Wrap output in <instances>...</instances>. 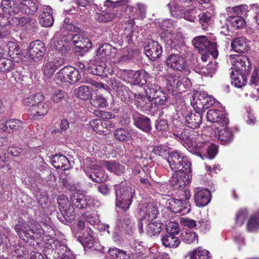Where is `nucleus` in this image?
I'll return each instance as SVG.
<instances>
[{
	"label": "nucleus",
	"instance_id": "4be33fe9",
	"mask_svg": "<svg viewBox=\"0 0 259 259\" xmlns=\"http://www.w3.org/2000/svg\"><path fill=\"white\" fill-rule=\"evenodd\" d=\"M143 219L152 222L156 219L159 213L156 204L153 202L145 203L142 209Z\"/></svg>",
	"mask_w": 259,
	"mask_h": 259
},
{
	"label": "nucleus",
	"instance_id": "49530a36",
	"mask_svg": "<svg viewBox=\"0 0 259 259\" xmlns=\"http://www.w3.org/2000/svg\"><path fill=\"white\" fill-rule=\"evenodd\" d=\"M15 64L9 59L6 58H0V72L6 73L14 69Z\"/></svg>",
	"mask_w": 259,
	"mask_h": 259
},
{
	"label": "nucleus",
	"instance_id": "f704fd0d",
	"mask_svg": "<svg viewBox=\"0 0 259 259\" xmlns=\"http://www.w3.org/2000/svg\"><path fill=\"white\" fill-rule=\"evenodd\" d=\"M206 92L205 91H200L198 94H196L191 102V105L195 111L202 112L205 110V104L204 101H205Z\"/></svg>",
	"mask_w": 259,
	"mask_h": 259
},
{
	"label": "nucleus",
	"instance_id": "0eeeda50",
	"mask_svg": "<svg viewBox=\"0 0 259 259\" xmlns=\"http://www.w3.org/2000/svg\"><path fill=\"white\" fill-rule=\"evenodd\" d=\"M192 42L199 53H210L213 58H216L218 56L217 44L210 42L206 36L201 35L196 37L193 39Z\"/></svg>",
	"mask_w": 259,
	"mask_h": 259
},
{
	"label": "nucleus",
	"instance_id": "f257e3e1",
	"mask_svg": "<svg viewBox=\"0 0 259 259\" xmlns=\"http://www.w3.org/2000/svg\"><path fill=\"white\" fill-rule=\"evenodd\" d=\"M167 161L171 169L175 171L170 179V185L178 189L189 184L191 163L188 158L178 151H174L169 154Z\"/></svg>",
	"mask_w": 259,
	"mask_h": 259
},
{
	"label": "nucleus",
	"instance_id": "e433bc0d",
	"mask_svg": "<svg viewBox=\"0 0 259 259\" xmlns=\"http://www.w3.org/2000/svg\"><path fill=\"white\" fill-rule=\"evenodd\" d=\"M175 235L166 234L161 236L163 245L167 247L177 248L179 246L181 241Z\"/></svg>",
	"mask_w": 259,
	"mask_h": 259
},
{
	"label": "nucleus",
	"instance_id": "37998d69",
	"mask_svg": "<svg viewBox=\"0 0 259 259\" xmlns=\"http://www.w3.org/2000/svg\"><path fill=\"white\" fill-rule=\"evenodd\" d=\"M87 195L76 193L72 197V202L77 208L83 209L87 207Z\"/></svg>",
	"mask_w": 259,
	"mask_h": 259
},
{
	"label": "nucleus",
	"instance_id": "aec40b11",
	"mask_svg": "<svg viewBox=\"0 0 259 259\" xmlns=\"http://www.w3.org/2000/svg\"><path fill=\"white\" fill-rule=\"evenodd\" d=\"M211 200L210 192L205 189L196 188L195 190L194 201L198 207L206 205Z\"/></svg>",
	"mask_w": 259,
	"mask_h": 259
},
{
	"label": "nucleus",
	"instance_id": "6e6d98bb",
	"mask_svg": "<svg viewBox=\"0 0 259 259\" xmlns=\"http://www.w3.org/2000/svg\"><path fill=\"white\" fill-rule=\"evenodd\" d=\"M71 71H69V66H66L56 74V77L58 80L62 82H68L69 79V73Z\"/></svg>",
	"mask_w": 259,
	"mask_h": 259
},
{
	"label": "nucleus",
	"instance_id": "7ed1b4c3",
	"mask_svg": "<svg viewBox=\"0 0 259 259\" xmlns=\"http://www.w3.org/2000/svg\"><path fill=\"white\" fill-rule=\"evenodd\" d=\"M229 61L236 68L231 73L232 83L236 88H242L246 84V75L251 69L250 60L245 56L231 55Z\"/></svg>",
	"mask_w": 259,
	"mask_h": 259
},
{
	"label": "nucleus",
	"instance_id": "a19ab883",
	"mask_svg": "<svg viewBox=\"0 0 259 259\" xmlns=\"http://www.w3.org/2000/svg\"><path fill=\"white\" fill-rule=\"evenodd\" d=\"M92 88L85 85H80L74 90L76 97L81 100H88L92 95Z\"/></svg>",
	"mask_w": 259,
	"mask_h": 259
},
{
	"label": "nucleus",
	"instance_id": "473e14b6",
	"mask_svg": "<svg viewBox=\"0 0 259 259\" xmlns=\"http://www.w3.org/2000/svg\"><path fill=\"white\" fill-rule=\"evenodd\" d=\"M232 48L239 53H243L249 50L248 41L243 37L235 38L231 43Z\"/></svg>",
	"mask_w": 259,
	"mask_h": 259
},
{
	"label": "nucleus",
	"instance_id": "20e7f679",
	"mask_svg": "<svg viewBox=\"0 0 259 259\" xmlns=\"http://www.w3.org/2000/svg\"><path fill=\"white\" fill-rule=\"evenodd\" d=\"M129 0H106L104 6L112 9V12L107 10L96 13L94 16L96 21L100 23H105L111 20L116 17L122 15V13L128 12L131 13L134 10L133 7L128 5Z\"/></svg>",
	"mask_w": 259,
	"mask_h": 259
},
{
	"label": "nucleus",
	"instance_id": "13d9d810",
	"mask_svg": "<svg viewBox=\"0 0 259 259\" xmlns=\"http://www.w3.org/2000/svg\"><path fill=\"white\" fill-rule=\"evenodd\" d=\"M248 217V211L246 208L241 209L238 211L236 216V224L242 226Z\"/></svg>",
	"mask_w": 259,
	"mask_h": 259
},
{
	"label": "nucleus",
	"instance_id": "f8f14e48",
	"mask_svg": "<svg viewBox=\"0 0 259 259\" xmlns=\"http://www.w3.org/2000/svg\"><path fill=\"white\" fill-rule=\"evenodd\" d=\"M166 65L174 69L184 71L186 74L189 73L188 66L185 60L179 55L171 54L166 60Z\"/></svg>",
	"mask_w": 259,
	"mask_h": 259
},
{
	"label": "nucleus",
	"instance_id": "bf43d9fd",
	"mask_svg": "<svg viewBox=\"0 0 259 259\" xmlns=\"http://www.w3.org/2000/svg\"><path fill=\"white\" fill-rule=\"evenodd\" d=\"M166 231L168 234L177 235L179 233L180 227L176 222H169L165 227Z\"/></svg>",
	"mask_w": 259,
	"mask_h": 259
},
{
	"label": "nucleus",
	"instance_id": "39448f33",
	"mask_svg": "<svg viewBox=\"0 0 259 259\" xmlns=\"http://www.w3.org/2000/svg\"><path fill=\"white\" fill-rule=\"evenodd\" d=\"M116 206L124 211L128 209L135 193L134 186L128 183L126 185L115 186Z\"/></svg>",
	"mask_w": 259,
	"mask_h": 259
},
{
	"label": "nucleus",
	"instance_id": "2f4dec72",
	"mask_svg": "<svg viewBox=\"0 0 259 259\" xmlns=\"http://www.w3.org/2000/svg\"><path fill=\"white\" fill-rule=\"evenodd\" d=\"M62 61L59 58H55L47 62L44 67V73L47 77L52 76L55 71L60 67Z\"/></svg>",
	"mask_w": 259,
	"mask_h": 259
},
{
	"label": "nucleus",
	"instance_id": "4468645a",
	"mask_svg": "<svg viewBox=\"0 0 259 259\" xmlns=\"http://www.w3.org/2000/svg\"><path fill=\"white\" fill-rule=\"evenodd\" d=\"M52 242L51 248L57 253V259H74L70 250L64 242L58 239L52 240Z\"/></svg>",
	"mask_w": 259,
	"mask_h": 259
},
{
	"label": "nucleus",
	"instance_id": "8fccbe9b",
	"mask_svg": "<svg viewBox=\"0 0 259 259\" xmlns=\"http://www.w3.org/2000/svg\"><path fill=\"white\" fill-rule=\"evenodd\" d=\"M134 12H132L131 13H132ZM126 15H128L129 18H131L132 17L133 18L128 21L129 24H131V27L129 28H126L124 31V35L125 36V39L126 41L128 43H130L131 41L132 40V38L134 36V31H133V27H132L133 26V24H134V19L135 18L134 15H132V14L130 13H126Z\"/></svg>",
	"mask_w": 259,
	"mask_h": 259
},
{
	"label": "nucleus",
	"instance_id": "5fc2aeb1",
	"mask_svg": "<svg viewBox=\"0 0 259 259\" xmlns=\"http://www.w3.org/2000/svg\"><path fill=\"white\" fill-rule=\"evenodd\" d=\"M199 22L203 30H206L208 26L211 23V19L210 14L201 13L198 15Z\"/></svg>",
	"mask_w": 259,
	"mask_h": 259
},
{
	"label": "nucleus",
	"instance_id": "a211bd4d",
	"mask_svg": "<svg viewBox=\"0 0 259 259\" xmlns=\"http://www.w3.org/2000/svg\"><path fill=\"white\" fill-rule=\"evenodd\" d=\"M117 53V49L108 44L101 46L96 51V60L104 61L107 58H113Z\"/></svg>",
	"mask_w": 259,
	"mask_h": 259
},
{
	"label": "nucleus",
	"instance_id": "680f3d73",
	"mask_svg": "<svg viewBox=\"0 0 259 259\" xmlns=\"http://www.w3.org/2000/svg\"><path fill=\"white\" fill-rule=\"evenodd\" d=\"M66 95V94L64 91L56 89L54 91L51 99L54 103H60L64 99Z\"/></svg>",
	"mask_w": 259,
	"mask_h": 259
},
{
	"label": "nucleus",
	"instance_id": "c03bdc74",
	"mask_svg": "<svg viewBox=\"0 0 259 259\" xmlns=\"http://www.w3.org/2000/svg\"><path fill=\"white\" fill-rule=\"evenodd\" d=\"M215 64L212 63L208 64L206 66H201L199 64L195 67V71L197 73L202 76H212V74L215 71Z\"/></svg>",
	"mask_w": 259,
	"mask_h": 259
},
{
	"label": "nucleus",
	"instance_id": "c9c22d12",
	"mask_svg": "<svg viewBox=\"0 0 259 259\" xmlns=\"http://www.w3.org/2000/svg\"><path fill=\"white\" fill-rule=\"evenodd\" d=\"M227 24L226 25L227 32L230 31L229 26L234 29L242 27L245 23V20L242 16L229 15L226 19Z\"/></svg>",
	"mask_w": 259,
	"mask_h": 259
},
{
	"label": "nucleus",
	"instance_id": "e2e57ef3",
	"mask_svg": "<svg viewBox=\"0 0 259 259\" xmlns=\"http://www.w3.org/2000/svg\"><path fill=\"white\" fill-rule=\"evenodd\" d=\"M165 78L170 86L174 88H178L182 84V81L179 77L172 75L168 74L165 75Z\"/></svg>",
	"mask_w": 259,
	"mask_h": 259
},
{
	"label": "nucleus",
	"instance_id": "dca6fc26",
	"mask_svg": "<svg viewBox=\"0 0 259 259\" xmlns=\"http://www.w3.org/2000/svg\"><path fill=\"white\" fill-rule=\"evenodd\" d=\"M151 96L148 94H146V95L135 94L134 95L135 104L137 108L144 111H151L156 106L153 104L152 100H153L151 99Z\"/></svg>",
	"mask_w": 259,
	"mask_h": 259
},
{
	"label": "nucleus",
	"instance_id": "cd10ccee",
	"mask_svg": "<svg viewBox=\"0 0 259 259\" xmlns=\"http://www.w3.org/2000/svg\"><path fill=\"white\" fill-rule=\"evenodd\" d=\"M52 10L49 6H45L43 11L39 16L40 24L44 27L52 26L54 23Z\"/></svg>",
	"mask_w": 259,
	"mask_h": 259
},
{
	"label": "nucleus",
	"instance_id": "4c0bfd02",
	"mask_svg": "<svg viewBox=\"0 0 259 259\" xmlns=\"http://www.w3.org/2000/svg\"><path fill=\"white\" fill-rule=\"evenodd\" d=\"M133 223L128 214H125L117 220V227L118 230L124 231L128 233L132 229Z\"/></svg>",
	"mask_w": 259,
	"mask_h": 259
},
{
	"label": "nucleus",
	"instance_id": "c756f323",
	"mask_svg": "<svg viewBox=\"0 0 259 259\" xmlns=\"http://www.w3.org/2000/svg\"><path fill=\"white\" fill-rule=\"evenodd\" d=\"M0 11L6 16L12 17L18 12L15 4L11 0H2L0 5Z\"/></svg>",
	"mask_w": 259,
	"mask_h": 259
},
{
	"label": "nucleus",
	"instance_id": "f03ea898",
	"mask_svg": "<svg viewBox=\"0 0 259 259\" xmlns=\"http://www.w3.org/2000/svg\"><path fill=\"white\" fill-rule=\"evenodd\" d=\"M14 229L19 237L26 241L29 239H38L42 235L49 236L51 231H52L50 226L48 227L44 223L41 225L34 220L19 221L15 226Z\"/></svg>",
	"mask_w": 259,
	"mask_h": 259
},
{
	"label": "nucleus",
	"instance_id": "2eb2a0df",
	"mask_svg": "<svg viewBox=\"0 0 259 259\" xmlns=\"http://www.w3.org/2000/svg\"><path fill=\"white\" fill-rule=\"evenodd\" d=\"M145 55L151 61L159 59L162 53V48L159 44L153 40H149L144 47Z\"/></svg>",
	"mask_w": 259,
	"mask_h": 259
},
{
	"label": "nucleus",
	"instance_id": "393cba45",
	"mask_svg": "<svg viewBox=\"0 0 259 259\" xmlns=\"http://www.w3.org/2000/svg\"><path fill=\"white\" fill-rule=\"evenodd\" d=\"M195 111V113H189L185 116V123L186 126L192 129L199 127L202 122L201 112Z\"/></svg>",
	"mask_w": 259,
	"mask_h": 259
},
{
	"label": "nucleus",
	"instance_id": "c85d7f7f",
	"mask_svg": "<svg viewBox=\"0 0 259 259\" xmlns=\"http://www.w3.org/2000/svg\"><path fill=\"white\" fill-rule=\"evenodd\" d=\"M69 39L68 34L64 35L60 38H56L54 42L55 49L62 54L66 53L71 48Z\"/></svg>",
	"mask_w": 259,
	"mask_h": 259
},
{
	"label": "nucleus",
	"instance_id": "bb28decb",
	"mask_svg": "<svg viewBox=\"0 0 259 259\" xmlns=\"http://www.w3.org/2000/svg\"><path fill=\"white\" fill-rule=\"evenodd\" d=\"M222 127L221 129L215 131V137L221 141L222 144L230 143L233 140V133L228 128L227 125Z\"/></svg>",
	"mask_w": 259,
	"mask_h": 259
},
{
	"label": "nucleus",
	"instance_id": "3c124183",
	"mask_svg": "<svg viewBox=\"0 0 259 259\" xmlns=\"http://www.w3.org/2000/svg\"><path fill=\"white\" fill-rule=\"evenodd\" d=\"M91 73L98 76L106 75V64L103 62L101 64H94L90 67Z\"/></svg>",
	"mask_w": 259,
	"mask_h": 259
},
{
	"label": "nucleus",
	"instance_id": "9d476101",
	"mask_svg": "<svg viewBox=\"0 0 259 259\" xmlns=\"http://www.w3.org/2000/svg\"><path fill=\"white\" fill-rule=\"evenodd\" d=\"M27 52L29 59L34 62H39L45 53V47L44 42L39 40L31 42L28 47Z\"/></svg>",
	"mask_w": 259,
	"mask_h": 259
},
{
	"label": "nucleus",
	"instance_id": "0e129e2a",
	"mask_svg": "<svg viewBox=\"0 0 259 259\" xmlns=\"http://www.w3.org/2000/svg\"><path fill=\"white\" fill-rule=\"evenodd\" d=\"M69 71H71L69 73V83H74L78 81L80 78V75L79 74V71L76 68L72 66H69Z\"/></svg>",
	"mask_w": 259,
	"mask_h": 259
},
{
	"label": "nucleus",
	"instance_id": "f3484780",
	"mask_svg": "<svg viewBox=\"0 0 259 259\" xmlns=\"http://www.w3.org/2000/svg\"><path fill=\"white\" fill-rule=\"evenodd\" d=\"M206 118L208 121L212 123H215L224 126L228 125L229 120L222 111L216 109H209L206 114Z\"/></svg>",
	"mask_w": 259,
	"mask_h": 259
},
{
	"label": "nucleus",
	"instance_id": "72a5a7b5",
	"mask_svg": "<svg viewBox=\"0 0 259 259\" xmlns=\"http://www.w3.org/2000/svg\"><path fill=\"white\" fill-rule=\"evenodd\" d=\"M22 12L27 15H33L38 10V6L33 0H23L20 4Z\"/></svg>",
	"mask_w": 259,
	"mask_h": 259
},
{
	"label": "nucleus",
	"instance_id": "58836bf2",
	"mask_svg": "<svg viewBox=\"0 0 259 259\" xmlns=\"http://www.w3.org/2000/svg\"><path fill=\"white\" fill-rule=\"evenodd\" d=\"M35 20L28 17L12 16L11 18V25L17 27H22L27 24H34Z\"/></svg>",
	"mask_w": 259,
	"mask_h": 259
},
{
	"label": "nucleus",
	"instance_id": "774afa93",
	"mask_svg": "<svg viewBox=\"0 0 259 259\" xmlns=\"http://www.w3.org/2000/svg\"><path fill=\"white\" fill-rule=\"evenodd\" d=\"M108 85L115 91H118L122 87V84L119 79L111 77L108 81Z\"/></svg>",
	"mask_w": 259,
	"mask_h": 259
},
{
	"label": "nucleus",
	"instance_id": "de8ad7c7",
	"mask_svg": "<svg viewBox=\"0 0 259 259\" xmlns=\"http://www.w3.org/2000/svg\"><path fill=\"white\" fill-rule=\"evenodd\" d=\"M181 238L182 240L187 243L191 244L194 242H198V237L196 232L186 231L181 235Z\"/></svg>",
	"mask_w": 259,
	"mask_h": 259
},
{
	"label": "nucleus",
	"instance_id": "603ef678",
	"mask_svg": "<svg viewBox=\"0 0 259 259\" xmlns=\"http://www.w3.org/2000/svg\"><path fill=\"white\" fill-rule=\"evenodd\" d=\"M247 7L246 5H240L233 7H229L227 8V12L229 15L240 16H241L247 11Z\"/></svg>",
	"mask_w": 259,
	"mask_h": 259
},
{
	"label": "nucleus",
	"instance_id": "a878e982",
	"mask_svg": "<svg viewBox=\"0 0 259 259\" xmlns=\"http://www.w3.org/2000/svg\"><path fill=\"white\" fill-rule=\"evenodd\" d=\"M174 136L180 140L189 143L195 142L198 136L194 129L191 128H185L180 133L174 134Z\"/></svg>",
	"mask_w": 259,
	"mask_h": 259
},
{
	"label": "nucleus",
	"instance_id": "9b49d317",
	"mask_svg": "<svg viewBox=\"0 0 259 259\" xmlns=\"http://www.w3.org/2000/svg\"><path fill=\"white\" fill-rule=\"evenodd\" d=\"M59 210L64 218L68 221H72L75 218L74 209L70 201L64 195H60L58 198Z\"/></svg>",
	"mask_w": 259,
	"mask_h": 259
},
{
	"label": "nucleus",
	"instance_id": "338daca9",
	"mask_svg": "<svg viewBox=\"0 0 259 259\" xmlns=\"http://www.w3.org/2000/svg\"><path fill=\"white\" fill-rule=\"evenodd\" d=\"M152 152L156 155L161 157H165L169 154L167 148L164 146H156L153 148Z\"/></svg>",
	"mask_w": 259,
	"mask_h": 259
},
{
	"label": "nucleus",
	"instance_id": "79ce46f5",
	"mask_svg": "<svg viewBox=\"0 0 259 259\" xmlns=\"http://www.w3.org/2000/svg\"><path fill=\"white\" fill-rule=\"evenodd\" d=\"M190 259H212L211 253L207 250L197 248L190 252Z\"/></svg>",
	"mask_w": 259,
	"mask_h": 259
},
{
	"label": "nucleus",
	"instance_id": "864d4df0",
	"mask_svg": "<svg viewBox=\"0 0 259 259\" xmlns=\"http://www.w3.org/2000/svg\"><path fill=\"white\" fill-rule=\"evenodd\" d=\"M114 135L116 139L120 141L127 140L131 137L128 131L124 128L116 129L114 132Z\"/></svg>",
	"mask_w": 259,
	"mask_h": 259
},
{
	"label": "nucleus",
	"instance_id": "4d7b16f0",
	"mask_svg": "<svg viewBox=\"0 0 259 259\" xmlns=\"http://www.w3.org/2000/svg\"><path fill=\"white\" fill-rule=\"evenodd\" d=\"M105 167L111 172H113L118 175L122 172V167L115 162L106 161L104 162Z\"/></svg>",
	"mask_w": 259,
	"mask_h": 259
},
{
	"label": "nucleus",
	"instance_id": "052dcab7",
	"mask_svg": "<svg viewBox=\"0 0 259 259\" xmlns=\"http://www.w3.org/2000/svg\"><path fill=\"white\" fill-rule=\"evenodd\" d=\"M92 104L98 108H104L108 105L106 99L101 95H96L92 99Z\"/></svg>",
	"mask_w": 259,
	"mask_h": 259
},
{
	"label": "nucleus",
	"instance_id": "1a4fd4ad",
	"mask_svg": "<svg viewBox=\"0 0 259 259\" xmlns=\"http://www.w3.org/2000/svg\"><path fill=\"white\" fill-rule=\"evenodd\" d=\"M191 195L189 193L186 194L185 200L170 199L168 201V208L172 212L176 213L185 214L188 213L190 210V205L188 203V200Z\"/></svg>",
	"mask_w": 259,
	"mask_h": 259
},
{
	"label": "nucleus",
	"instance_id": "b1692460",
	"mask_svg": "<svg viewBox=\"0 0 259 259\" xmlns=\"http://www.w3.org/2000/svg\"><path fill=\"white\" fill-rule=\"evenodd\" d=\"M23 122L18 119H11L5 123L0 121V129L2 131L12 133L19 131L22 127Z\"/></svg>",
	"mask_w": 259,
	"mask_h": 259
},
{
	"label": "nucleus",
	"instance_id": "7c9ffc66",
	"mask_svg": "<svg viewBox=\"0 0 259 259\" xmlns=\"http://www.w3.org/2000/svg\"><path fill=\"white\" fill-rule=\"evenodd\" d=\"M52 163L56 169L66 170L70 168L69 160L63 155H55L52 158Z\"/></svg>",
	"mask_w": 259,
	"mask_h": 259
},
{
	"label": "nucleus",
	"instance_id": "6ab92c4d",
	"mask_svg": "<svg viewBox=\"0 0 259 259\" xmlns=\"http://www.w3.org/2000/svg\"><path fill=\"white\" fill-rule=\"evenodd\" d=\"M89 178L93 181L100 183L108 179V176L105 175L99 165L92 164L90 166V171L86 172Z\"/></svg>",
	"mask_w": 259,
	"mask_h": 259
},
{
	"label": "nucleus",
	"instance_id": "09e8293b",
	"mask_svg": "<svg viewBox=\"0 0 259 259\" xmlns=\"http://www.w3.org/2000/svg\"><path fill=\"white\" fill-rule=\"evenodd\" d=\"M109 253L113 259L130 258V256L125 251L116 247L110 248L109 250Z\"/></svg>",
	"mask_w": 259,
	"mask_h": 259
},
{
	"label": "nucleus",
	"instance_id": "ddd939ff",
	"mask_svg": "<svg viewBox=\"0 0 259 259\" xmlns=\"http://www.w3.org/2000/svg\"><path fill=\"white\" fill-rule=\"evenodd\" d=\"M124 74L127 77V81L131 84L143 85L147 82L148 74L145 71L125 70Z\"/></svg>",
	"mask_w": 259,
	"mask_h": 259
},
{
	"label": "nucleus",
	"instance_id": "5701e85b",
	"mask_svg": "<svg viewBox=\"0 0 259 259\" xmlns=\"http://www.w3.org/2000/svg\"><path fill=\"white\" fill-rule=\"evenodd\" d=\"M49 111L48 105L44 102H40L34 106L30 107L28 112L29 116L32 118H38L46 115Z\"/></svg>",
	"mask_w": 259,
	"mask_h": 259
},
{
	"label": "nucleus",
	"instance_id": "69168bd1",
	"mask_svg": "<svg viewBox=\"0 0 259 259\" xmlns=\"http://www.w3.org/2000/svg\"><path fill=\"white\" fill-rule=\"evenodd\" d=\"M83 219L91 225L96 224L98 221V217L95 212H85L82 214Z\"/></svg>",
	"mask_w": 259,
	"mask_h": 259
},
{
	"label": "nucleus",
	"instance_id": "423d86ee",
	"mask_svg": "<svg viewBox=\"0 0 259 259\" xmlns=\"http://www.w3.org/2000/svg\"><path fill=\"white\" fill-rule=\"evenodd\" d=\"M176 22L171 19H165L159 23L158 26L162 30L166 31L164 36V40L166 44L170 48H175L179 45L180 40L178 38V35L175 34L171 31H169L168 29H170L175 27Z\"/></svg>",
	"mask_w": 259,
	"mask_h": 259
},
{
	"label": "nucleus",
	"instance_id": "a18cd8bd",
	"mask_svg": "<svg viewBox=\"0 0 259 259\" xmlns=\"http://www.w3.org/2000/svg\"><path fill=\"white\" fill-rule=\"evenodd\" d=\"M162 225L159 221L149 223L146 229L147 235L150 237L159 235L161 231Z\"/></svg>",
	"mask_w": 259,
	"mask_h": 259
},
{
	"label": "nucleus",
	"instance_id": "ea45409f",
	"mask_svg": "<svg viewBox=\"0 0 259 259\" xmlns=\"http://www.w3.org/2000/svg\"><path fill=\"white\" fill-rule=\"evenodd\" d=\"M44 99L45 97L40 93H38L24 98L22 103L24 105L29 106L30 108L42 102Z\"/></svg>",
	"mask_w": 259,
	"mask_h": 259
},
{
	"label": "nucleus",
	"instance_id": "412c9836",
	"mask_svg": "<svg viewBox=\"0 0 259 259\" xmlns=\"http://www.w3.org/2000/svg\"><path fill=\"white\" fill-rule=\"evenodd\" d=\"M134 125L146 133H149L151 131V124L150 119L148 117L139 113H135L133 114Z\"/></svg>",
	"mask_w": 259,
	"mask_h": 259
},
{
	"label": "nucleus",
	"instance_id": "6e6552de",
	"mask_svg": "<svg viewBox=\"0 0 259 259\" xmlns=\"http://www.w3.org/2000/svg\"><path fill=\"white\" fill-rule=\"evenodd\" d=\"M148 89L146 90V94L153 95L154 105L157 107L165 105L168 102L169 96L164 91L161 90L160 87L155 84L148 83Z\"/></svg>",
	"mask_w": 259,
	"mask_h": 259
}]
</instances>
